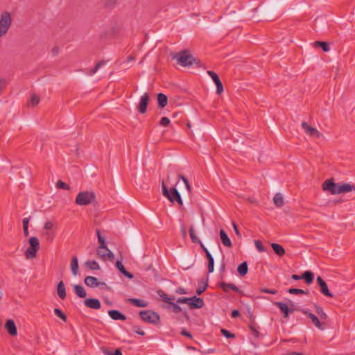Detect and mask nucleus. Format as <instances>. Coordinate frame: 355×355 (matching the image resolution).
I'll return each mask as SVG.
<instances>
[{
	"label": "nucleus",
	"mask_w": 355,
	"mask_h": 355,
	"mask_svg": "<svg viewBox=\"0 0 355 355\" xmlns=\"http://www.w3.org/2000/svg\"><path fill=\"white\" fill-rule=\"evenodd\" d=\"M198 284H199V286L198 288H197L196 290V293L200 295H201L203 292L205 291V290L208 287V278H207L206 279H200L199 282H198Z\"/></svg>",
	"instance_id": "nucleus-23"
},
{
	"label": "nucleus",
	"mask_w": 355,
	"mask_h": 355,
	"mask_svg": "<svg viewBox=\"0 0 355 355\" xmlns=\"http://www.w3.org/2000/svg\"><path fill=\"white\" fill-rule=\"evenodd\" d=\"M97 255L103 260H113L114 258L113 252L109 250L107 246L104 247L103 249L98 248Z\"/></svg>",
	"instance_id": "nucleus-10"
},
{
	"label": "nucleus",
	"mask_w": 355,
	"mask_h": 355,
	"mask_svg": "<svg viewBox=\"0 0 355 355\" xmlns=\"http://www.w3.org/2000/svg\"><path fill=\"white\" fill-rule=\"evenodd\" d=\"M278 42H285L286 44L292 43L293 42V40L291 38L290 36H288L287 37H283L282 41H277Z\"/></svg>",
	"instance_id": "nucleus-57"
},
{
	"label": "nucleus",
	"mask_w": 355,
	"mask_h": 355,
	"mask_svg": "<svg viewBox=\"0 0 355 355\" xmlns=\"http://www.w3.org/2000/svg\"><path fill=\"white\" fill-rule=\"evenodd\" d=\"M273 202L277 207H282L284 205V198L280 193L275 194L273 198Z\"/></svg>",
	"instance_id": "nucleus-32"
},
{
	"label": "nucleus",
	"mask_w": 355,
	"mask_h": 355,
	"mask_svg": "<svg viewBox=\"0 0 355 355\" xmlns=\"http://www.w3.org/2000/svg\"><path fill=\"white\" fill-rule=\"evenodd\" d=\"M157 103H158V107L159 108L165 107L168 104L167 96L162 93H159L157 94Z\"/></svg>",
	"instance_id": "nucleus-21"
},
{
	"label": "nucleus",
	"mask_w": 355,
	"mask_h": 355,
	"mask_svg": "<svg viewBox=\"0 0 355 355\" xmlns=\"http://www.w3.org/2000/svg\"><path fill=\"white\" fill-rule=\"evenodd\" d=\"M250 329H251L252 333L253 334V335H254L255 337H257H257L259 336V331L257 330V329H256L254 326H252V325L250 326Z\"/></svg>",
	"instance_id": "nucleus-60"
},
{
	"label": "nucleus",
	"mask_w": 355,
	"mask_h": 355,
	"mask_svg": "<svg viewBox=\"0 0 355 355\" xmlns=\"http://www.w3.org/2000/svg\"><path fill=\"white\" fill-rule=\"evenodd\" d=\"M108 315L110 317L114 320H126V316L121 313L118 310H110L108 311Z\"/></svg>",
	"instance_id": "nucleus-19"
},
{
	"label": "nucleus",
	"mask_w": 355,
	"mask_h": 355,
	"mask_svg": "<svg viewBox=\"0 0 355 355\" xmlns=\"http://www.w3.org/2000/svg\"><path fill=\"white\" fill-rule=\"evenodd\" d=\"M7 82L6 79H0V95L2 94L3 90L6 88Z\"/></svg>",
	"instance_id": "nucleus-54"
},
{
	"label": "nucleus",
	"mask_w": 355,
	"mask_h": 355,
	"mask_svg": "<svg viewBox=\"0 0 355 355\" xmlns=\"http://www.w3.org/2000/svg\"><path fill=\"white\" fill-rule=\"evenodd\" d=\"M29 246L25 251L24 255L27 259H32L36 257L37 252L40 249L39 239L32 236L28 240Z\"/></svg>",
	"instance_id": "nucleus-6"
},
{
	"label": "nucleus",
	"mask_w": 355,
	"mask_h": 355,
	"mask_svg": "<svg viewBox=\"0 0 355 355\" xmlns=\"http://www.w3.org/2000/svg\"><path fill=\"white\" fill-rule=\"evenodd\" d=\"M96 234L98 237V241L99 243V246L98 248H101V249H103L104 247L107 246L105 240L103 236L101 234V232L99 230H96Z\"/></svg>",
	"instance_id": "nucleus-37"
},
{
	"label": "nucleus",
	"mask_w": 355,
	"mask_h": 355,
	"mask_svg": "<svg viewBox=\"0 0 355 355\" xmlns=\"http://www.w3.org/2000/svg\"><path fill=\"white\" fill-rule=\"evenodd\" d=\"M271 247L277 255L282 257L285 254V250L281 245L272 243Z\"/></svg>",
	"instance_id": "nucleus-27"
},
{
	"label": "nucleus",
	"mask_w": 355,
	"mask_h": 355,
	"mask_svg": "<svg viewBox=\"0 0 355 355\" xmlns=\"http://www.w3.org/2000/svg\"><path fill=\"white\" fill-rule=\"evenodd\" d=\"M191 302L189 303V307L190 309H200L202 308L205 303L202 298L198 297L196 296L190 297Z\"/></svg>",
	"instance_id": "nucleus-16"
},
{
	"label": "nucleus",
	"mask_w": 355,
	"mask_h": 355,
	"mask_svg": "<svg viewBox=\"0 0 355 355\" xmlns=\"http://www.w3.org/2000/svg\"><path fill=\"white\" fill-rule=\"evenodd\" d=\"M149 101V95L148 93H144L140 98L138 105V110L141 114L146 112L147 106Z\"/></svg>",
	"instance_id": "nucleus-12"
},
{
	"label": "nucleus",
	"mask_w": 355,
	"mask_h": 355,
	"mask_svg": "<svg viewBox=\"0 0 355 355\" xmlns=\"http://www.w3.org/2000/svg\"><path fill=\"white\" fill-rule=\"evenodd\" d=\"M302 127L306 135L317 138L320 137L321 133L315 128L310 126L306 122L302 123Z\"/></svg>",
	"instance_id": "nucleus-11"
},
{
	"label": "nucleus",
	"mask_w": 355,
	"mask_h": 355,
	"mask_svg": "<svg viewBox=\"0 0 355 355\" xmlns=\"http://www.w3.org/2000/svg\"><path fill=\"white\" fill-rule=\"evenodd\" d=\"M302 279H304L305 282L307 284H311L313 281L314 274L313 272H311L310 270H307V271H305L302 275Z\"/></svg>",
	"instance_id": "nucleus-28"
},
{
	"label": "nucleus",
	"mask_w": 355,
	"mask_h": 355,
	"mask_svg": "<svg viewBox=\"0 0 355 355\" xmlns=\"http://www.w3.org/2000/svg\"><path fill=\"white\" fill-rule=\"evenodd\" d=\"M98 286H101L107 290H110V288L105 282H98Z\"/></svg>",
	"instance_id": "nucleus-64"
},
{
	"label": "nucleus",
	"mask_w": 355,
	"mask_h": 355,
	"mask_svg": "<svg viewBox=\"0 0 355 355\" xmlns=\"http://www.w3.org/2000/svg\"><path fill=\"white\" fill-rule=\"evenodd\" d=\"M171 306H172V311L174 313H178V312L182 311V308L178 304L173 302V303H171Z\"/></svg>",
	"instance_id": "nucleus-53"
},
{
	"label": "nucleus",
	"mask_w": 355,
	"mask_h": 355,
	"mask_svg": "<svg viewBox=\"0 0 355 355\" xmlns=\"http://www.w3.org/2000/svg\"><path fill=\"white\" fill-rule=\"evenodd\" d=\"M85 266L87 268H89V269L93 270H98L100 268L98 263L94 260L87 261L85 262Z\"/></svg>",
	"instance_id": "nucleus-36"
},
{
	"label": "nucleus",
	"mask_w": 355,
	"mask_h": 355,
	"mask_svg": "<svg viewBox=\"0 0 355 355\" xmlns=\"http://www.w3.org/2000/svg\"><path fill=\"white\" fill-rule=\"evenodd\" d=\"M162 189L163 196L167 198L171 202H177L180 205H182L183 202L181 196L175 187H173L169 191L164 181L162 180Z\"/></svg>",
	"instance_id": "nucleus-4"
},
{
	"label": "nucleus",
	"mask_w": 355,
	"mask_h": 355,
	"mask_svg": "<svg viewBox=\"0 0 355 355\" xmlns=\"http://www.w3.org/2000/svg\"><path fill=\"white\" fill-rule=\"evenodd\" d=\"M116 268L123 274L124 275L125 277H127L128 279H132L134 277V275L129 272L128 271H127L125 268V267L123 266V265L122 264V263L120 261H117L116 262Z\"/></svg>",
	"instance_id": "nucleus-20"
},
{
	"label": "nucleus",
	"mask_w": 355,
	"mask_h": 355,
	"mask_svg": "<svg viewBox=\"0 0 355 355\" xmlns=\"http://www.w3.org/2000/svg\"><path fill=\"white\" fill-rule=\"evenodd\" d=\"M275 304L278 306L282 312L284 313V318H288L289 315V310H288V306L283 302H277L275 303Z\"/></svg>",
	"instance_id": "nucleus-29"
},
{
	"label": "nucleus",
	"mask_w": 355,
	"mask_h": 355,
	"mask_svg": "<svg viewBox=\"0 0 355 355\" xmlns=\"http://www.w3.org/2000/svg\"><path fill=\"white\" fill-rule=\"evenodd\" d=\"M106 62H107V61H105V60L99 61L93 69H87L86 70V73L89 76H93L94 74H95L97 72V71L101 67L104 66L106 64Z\"/></svg>",
	"instance_id": "nucleus-24"
},
{
	"label": "nucleus",
	"mask_w": 355,
	"mask_h": 355,
	"mask_svg": "<svg viewBox=\"0 0 355 355\" xmlns=\"http://www.w3.org/2000/svg\"><path fill=\"white\" fill-rule=\"evenodd\" d=\"M288 292L292 295H300V294L307 295L309 293L308 291H304V290L300 289V288H290V289H288Z\"/></svg>",
	"instance_id": "nucleus-38"
},
{
	"label": "nucleus",
	"mask_w": 355,
	"mask_h": 355,
	"mask_svg": "<svg viewBox=\"0 0 355 355\" xmlns=\"http://www.w3.org/2000/svg\"><path fill=\"white\" fill-rule=\"evenodd\" d=\"M139 315L144 322L153 324H158L160 320L159 315L151 310L141 311Z\"/></svg>",
	"instance_id": "nucleus-7"
},
{
	"label": "nucleus",
	"mask_w": 355,
	"mask_h": 355,
	"mask_svg": "<svg viewBox=\"0 0 355 355\" xmlns=\"http://www.w3.org/2000/svg\"><path fill=\"white\" fill-rule=\"evenodd\" d=\"M40 98L37 94H32L30 98V101L28 103V106L35 107L38 105L40 103Z\"/></svg>",
	"instance_id": "nucleus-35"
},
{
	"label": "nucleus",
	"mask_w": 355,
	"mask_h": 355,
	"mask_svg": "<svg viewBox=\"0 0 355 355\" xmlns=\"http://www.w3.org/2000/svg\"><path fill=\"white\" fill-rule=\"evenodd\" d=\"M260 291L261 293H270V294H272V295L277 293V291L275 289H267V288H260Z\"/></svg>",
	"instance_id": "nucleus-52"
},
{
	"label": "nucleus",
	"mask_w": 355,
	"mask_h": 355,
	"mask_svg": "<svg viewBox=\"0 0 355 355\" xmlns=\"http://www.w3.org/2000/svg\"><path fill=\"white\" fill-rule=\"evenodd\" d=\"M71 270L74 276L78 274V260L76 256H73L71 261Z\"/></svg>",
	"instance_id": "nucleus-26"
},
{
	"label": "nucleus",
	"mask_w": 355,
	"mask_h": 355,
	"mask_svg": "<svg viewBox=\"0 0 355 355\" xmlns=\"http://www.w3.org/2000/svg\"><path fill=\"white\" fill-rule=\"evenodd\" d=\"M58 295L62 300L66 297L65 286L62 281L60 282L58 284Z\"/></svg>",
	"instance_id": "nucleus-31"
},
{
	"label": "nucleus",
	"mask_w": 355,
	"mask_h": 355,
	"mask_svg": "<svg viewBox=\"0 0 355 355\" xmlns=\"http://www.w3.org/2000/svg\"><path fill=\"white\" fill-rule=\"evenodd\" d=\"M190 297H180L177 300L178 304H187L189 306L191 302Z\"/></svg>",
	"instance_id": "nucleus-47"
},
{
	"label": "nucleus",
	"mask_w": 355,
	"mask_h": 355,
	"mask_svg": "<svg viewBox=\"0 0 355 355\" xmlns=\"http://www.w3.org/2000/svg\"><path fill=\"white\" fill-rule=\"evenodd\" d=\"M133 330L135 333H137L139 335L144 336L145 335L144 331H143L138 326H134Z\"/></svg>",
	"instance_id": "nucleus-55"
},
{
	"label": "nucleus",
	"mask_w": 355,
	"mask_h": 355,
	"mask_svg": "<svg viewBox=\"0 0 355 355\" xmlns=\"http://www.w3.org/2000/svg\"><path fill=\"white\" fill-rule=\"evenodd\" d=\"M53 227V224L51 221H46L44 224L43 230L51 231Z\"/></svg>",
	"instance_id": "nucleus-50"
},
{
	"label": "nucleus",
	"mask_w": 355,
	"mask_h": 355,
	"mask_svg": "<svg viewBox=\"0 0 355 355\" xmlns=\"http://www.w3.org/2000/svg\"><path fill=\"white\" fill-rule=\"evenodd\" d=\"M288 310H289V313H293L294 311H295L297 310H300V309L295 305V304L293 302H290Z\"/></svg>",
	"instance_id": "nucleus-56"
},
{
	"label": "nucleus",
	"mask_w": 355,
	"mask_h": 355,
	"mask_svg": "<svg viewBox=\"0 0 355 355\" xmlns=\"http://www.w3.org/2000/svg\"><path fill=\"white\" fill-rule=\"evenodd\" d=\"M30 220V217L24 218L23 219V227H28V223Z\"/></svg>",
	"instance_id": "nucleus-62"
},
{
	"label": "nucleus",
	"mask_w": 355,
	"mask_h": 355,
	"mask_svg": "<svg viewBox=\"0 0 355 355\" xmlns=\"http://www.w3.org/2000/svg\"><path fill=\"white\" fill-rule=\"evenodd\" d=\"M84 304L90 309H101V302L96 298H88L84 301Z\"/></svg>",
	"instance_id": "nucleus-14"
},
{
	"label": "nucleus",
	"mask_w": 355,
	"mask_h": 355,
	"mask_svg": "<svg viewBox=\"0 0 355 355\" xmlns=\"http://www.w3.org/2000/svg\"><path fill=\"white\" fill-rule=\"evenodd\" d=\"M316 313L320 317L321 319H326L327 315L324 312L323 309L318 306H315Z\"/></svg>",
	"instance_id": "nucleus-43"
},
{
	"label": "nucleus",
	"mask_w": 355,
	"mask_h": 355,
	"mask_svg": "<svg viewBox=\"0 0 355 355\" xmlns=\"http://www.w3.org/2000/svg\"><path fill=\"white\" fill-rule=\"evenodd\" d=\"M56 187L58 189H62L64 190H69L70 189L69 186L62 180H59L56 183Z\"/></svg>",
	"instance_id": "nucleus-44"
},
{
	"label": "nucleus",
	"mask_w": 355,
	"mask_h": 355,
	"mask_svg": "<svg viewBox=\"0 0 355 355\" xmlns=\"http://www.w3.org/2000/svg\"><path fill=\"white\" fill-rule=\"evenodd\" d=\"M178 178L179 180H182V181L184 182V185H185V187L187 188V190L188 191L189 193H190L191 191V185H190V184L189 182L188 179L187 178H185L184 176L180 175V174L178 175Z\"/></svg>",
	"instance_id": "nucleus-40"
},
{
	"label": "nucleus",
	"mask_w": 355,
	"mask_h": 355,
	"mask_svg": "<svg viewBox=\"0 0 355 355\" xmlns=\"http://www.w3.org/2000/svg\"><path fill=\"white\" fill-rule=\"evenodd\" d=\"M96 195L93 191H84L78 193L75 202L80 206H87L95 201Z\"/></svg>",
	"instance_id": "nucleus-5"
},
{
	"label": "nucleus",
	"mask_w": 355,
	"mask_h": 355,
	"mask_svg": "<svg viewBox=\"0 0 355 355\" xmlns=\"http://www.w3.org/2000/svg\"><path fill=\"white\" fill-rule=\"evenodd\" d=\"M10 15L8 12H3L0 19V37L6 34L11 25Z\"/></svg>",
	"instance_id": "nucleus-8"
},
{
	"label": "nucleus",
	"mask_w": 355,
	"mask_h": 355,
	"mask_svg": "<svg viewBox=\"0 0 355 355\" xmlns=\"http://www.w3.org/2000/svg\"><path fill=\"white\" fill-rule=\"evenodd\" d=\"M116 4L115 0H106L105 2V7L107 8H110L114 6Z\"/></svg>",
	"instance_id": "nucleus-51"
},
{
	"label": "nucleus",
	"mask_w": 355,
	"mask_h": 355,
	"mask_svg": "<svg viewBox=\"0 0 355 355\" xmlns=\"http://www.w3.org/2000/svg\"><path fill=\"white\" fill-rule=\"evenodd\" d=\"M73 288L75 293L78 297L80 298H84L86 297V291L82 286L76 284L73 286Z\"/></svg>",
	"instance_id": "nucleus-30"
},
{
	"label": "nucleus",
	"mask_w": 355,
	"mask_h": 355,
	"mask_svg": "<svg viewBox=\"0 0 355 355\" xmlns=\"http://www.w3.org/2000/svg\"><path fill=\"white\" fill-rule=\"evenodd\" d=\"M181 234L184 239L187 237V230L184 225L181 226Z\"/></svg>",
	"instance_id": "nucleus-61"
},
{
	"label": "nucleus",
	"mask_w": 355,
	"mask_h": 355,
	"mask_svg": "<svg viewBox=\"0 0 355 355\" xmlns=\"http://www.w3.org/2000/svg\"><path fill=\"white\" fill-rule=\"evenodd\" d=\"M170 124V120L168 117L164 116L159 121V125L162 126H168Z\"/></svg>",
	"instance_id": "nucleus-48"
},
{
	"label": "nucleus",
	"mask_w": 355,
	"mask_h": 355,
	"mask_svg": "<svg viewBox=\"0 0 355 355\" xmlns=\"http://www.w3.org/2000/svg\"><path fill=\"white\" fill-rule=\"evenodd\" d=\"M128 300L138 307H146L147 306V304L141 300L130 298Z\"/></svg>",
	"instance_id": "nucleus-39"
},
{
	"label": "nucleus",
	"mask_w": 355,
	"mask_h": 355,
	"mask_svg": "<svg viewBox=\"0 0 355 355\" xmlns=\"http://www.w3.org/2000/svg\"><path fill=\"white\" fill-rule=\"evenodd\" d=\"M220 237L221 239V241L223 244L226 247H231L232 246V242L229 236H227V233L223 230H220Z\"/></svg>",
	"instance_id": "nucleus-22"
},
{
	"label": "nucleus",
	"mask_w": 355,
	"mask_h": 355,
	"mask_svg": "<svg viewBox=\"0 0 355 355\" xmlns=\"http://www.w3.org/2000/svg\"><path fill=\"white\" fill-rule=\"evenodd\" d=\"M54 313L59 318H60L63 321H67V316L60 309H54Z\"/></svg>",
	"instance_id": "nucleus-42"
},
{
	"label": "nucleus",
	"mask_w": 355,
	"mask_h": 355,
	"mask_svg": "<svg viewBox=\"0 0 355 355\" xmlns=\"http://www.w3.org/2000/svg\"><path fill=\"white\" fill-rule=\"evenodd\" d=\"M310 44H331V43L327 41L316 40L311 43Z\"/></svg>",
	"instance_id": "nucleus-58"
},
{
	"label": "nucleus",
	"mask_w": 355,
	"mask_h": 355,
	"mask_svg": "<svg viewBox=\"0 0 355 355\" xmlns=\"http://www.w3.org/2000/svg\"><path fill=\"white\" fill-rule=\"evenodd\" d=\"M51 52H52V55L53 56L57 55L58 54V53L60 52V47L58 46H55L51 49Z\"/></svg>",
	"instance_id": "nucleus-59"
},
{
	"label": "nucleus",
	"mask_w": 355,
	"mask_h": 355,
	"mask_svg": "<svg viewBox=\"0 0 355 355\" xmlns=\"http://www.w3.org/2000/svg\"><path fill=\"white\" fill-rule=\"evenodd\" d=\"M5 328L10 336H14L17 335V327L12 320L9 319L6 321Z\"/></svg>",
	"instance_id": "nucleus-17"
},
{
	"label": "nucleus",
	"mask_w": 355,
	"mask_h": 355,
	"mask_svg": "<svg viewBox=\"0 0 355 355\" xmlns=\"http://www.w3.org/2000/svg\"><path fill=\"white\" fill-rule=\"evenodd\" d=\"M207 73L211 78L214 83H216L220 80L218 75L216 73L212 71H207Z\"/></svg>",
	"instance_id": "nucleus-41"
},
{
	"label": "nucleus",
	"mask_w": 355,
	"mask_h": 355,
	"mask_svg": "<svg viewBox=\"0 0 355 355\" xmlns=\"http://www.w3.org/2000/svg\"><path fill=\"white\" fill-rule=\"evenodd\" d=\"M84 282L89 287H98V279L96 277L87 276L85 278Z\"/></svg>",
	"instance_id": "nucleus-25"
},
{
	"label": "nucleus",
	"mask_w": 355,
	"mask_h": 355,
	"mask_svg": "<svg viewBox=\"0 0 355 355\" xmlns=\"http://www.w3.org/2000/svg\"><path fill=\"white\" fill-rule=\"evenodd\" d=\"M316 281L320 286V291L322 295L329 297H334V295L329 291L327 283L320 276L317 277Z\"/></svg>",
	"instance_id": "nucleus-9"
},
{
	"label": "nucleus",
	"mask_w": 355,
	"mask_h": 355,
	"mask_svg": "<svg viewBox=\"0 0 355 355\" xmlns=\"http://www.w3.org/2000/svg\"><path fill=\"white\" fill-rule=\"evenodd\" d=\"M216 85V93L218 94H220L223 92V85L222 82L220 80L219 82L215 83Z\"/></svg>",
	"instance_id": "nucleus-49"
},
{
	"label": "nucleus",
	"mask_w": 355,
	"mask_h": 355,
	"mask_svg": "<svg viewBox=\"0 0 355 355\" xmlns=\"http://www.w3.org/2000/svg\"><path fill=\"white\" fill-rule=\"evenodd\" d=\"M189 236L191 239V241L194 243H198L201 248V249L205 252L206 257L208 259V272L211 273L214 272V260L207 250V248L205 246V245L202 243V241L198 239V237L196 234L195 229L193 226L189 228Z\"/></svg>",
	"instance_id": "nucleus-3"
},
{
	"label": "nucleus",
	"mask_w": 355,
	"mask_h": 355,
	"mask_svg": "<svg viewBox=\"0 0 355 355\" xmlns=\"http://www.w3.org/2000/svg\"><path fill=\"white\" fill-rule=\"evenodd\" d=\"M172 60L176 61L177 64L183 67L196 66L201 67L200 60L188 49L181 50L178 52L171 53Z\"/></svg>",
	"instance_id": "nucleus-1"
},
{
	"label": "nucleus",
	"mask_w": 355,
	"mask_h": 355,
	"mask_svg": "<svg viewBox=\"0 0 355 355\" xmlns=\"http://www.w3.org/2000/svg\"><path fill=\"white\" fill-rule=\"evenodd\" d=\"M181 334L188 338H192V335L184 329L182 330Z\"/></svg>",
	"instance_id": "nucleus-63"
},
{
	"label": "nucleus",
	"mask_w": 355,
	"mask_h": 355,
	"mask_svg": "<svg viewBox=\"0 0 355 355\" xmlns=\"http://www.w3.org/2000/svg\"><path fill=\"white\" fill-rule=\"evenodd\" d=\"M301 311L306 315L313 322V324L315 325L317 328L319 329H324V327L322 326V323L320 322L318 318L315 316L314 314L309 313L307 310L302 309Z\"/></svg>",
	"instance_id": "nucleus-15"
},
{
	"label": "nucleus",
	"mask_w": 355,
	"mask_h": 355,
	"mask_svg": "<svg viewBox=\"0 0 355 355\" xmlns=\"http://www.w3.org/2000/svg\"><path fill=\"white\" fill-rule=\"evenodd\" d=\"M237 270H238L239 274L241 276H242V277L245 276L248 273V271L247 262L244 261V262L241 263V264H239L238 266Z\"/></svg>",
	"instance_id": "nucleus-33"
},
{
	"label": "nucleus",
	"mask_w": 355,
	"mask_h": 355,
	"mask_svg": "<svg viewBox=\"0 0 355 355\" xmlns=\"http://www.w3.org/2000/svg\"><path fill=\"white\" fill-rule=\"evenodd\" d=\"M322 189L331 194H340L355 191V185L351 183H335L332 179H329L323 182Z\"/></svg>",
	"instance_id": "nucleus-2"
},
{
	"label": "nucleus",
	"mask_w": 355,
	"mask_h": 355,
	"mask_svg": "<svg viewBox=\"0 0 355 355\" xmlns=\"http://www.w3.org/2000/svg\"><path fill=\"white\" fill-rule=\"evenodd\" d=\"M254 244H255V247L258 250V251L261 252L266 251V248H264V246L263 245L262 243L260 241H259V240L255 241Z\"/></svg>",
	"instance_id": "nucleus-46"
},
{
	"label": "nucleus",
	"mask_w": 355,
	"mask_h": 355,
	"mask_svg": "<svg viewBox=\"0 0 355 355\" xmlns=\"http://www.w3.org/2000/svg\"><path fill=\"white\" fill-rule=\"evenodd\" d=\"M220 332H221L222 335L224 336L225 337H226L227 338H235V335L227 329H222L220 330Z\"/></svg>",
	"instance_id": "nucleus-45"
},
{
	"label": "nucleus",
	"mask_w": 355,
	"mask_h": 355,
	"mask_svg": "<svg viewBox=\"0 0 355 355\" xmlns=\"http://www.w3.org/2000/svg\"><path fill=\"white\" fill-rule=\"evenodd\" d=\"M220 288L223 290L224 292H228L230 289L235 291L236 293H241V291L234 284L232 283H225L221 282L220 284Z\"/></svg>",
	"instance_id": "nucleus-18"
},
{
	"label": "nucleus",
	"mask_w": 355,
	"mask_h": 355,
	"mask_svg": "<svg viewBox=\"0 0 355 355\" xmlns=\"http://www.w3.org/2000/svg\"><path fill=\"white\" fill-rule=\"evenodd\" d=\"M42 235L47 242H52L55 237V233L53 231L43 230Z\"/></svg>",
	"instance_id": "nucleus-34"
},
{
	"label": "nucleus",
	"mask_w": 355,
	"mask_h": 355,
	"mask_svg": "<svg viewBox=\"0 0 355 355\" xmlns=\"http://www.w3.org/2000/svg\"><path fill=\"white\" fill-rule=\"evenodd\" d=\"M120 31V27L115 24L109 30L101 34V37L107 38L116 35Z\"/></svg>",
	"instance_id": "nucleus-13"
}]
</instances>
